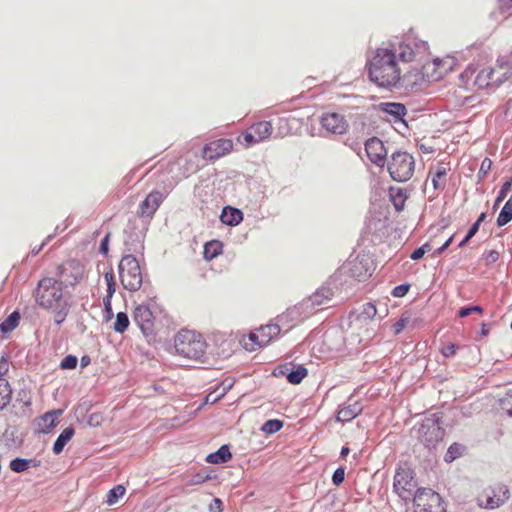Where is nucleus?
I'll list each match as a JSON object with an SVG mask.
<instances>
[{"instance_id":"1","label":"nucleus","mask_w":512,"mask_h":512,"mask_svg":"<svg viewBox=\"0 0 512 512\" xmlns=\"http://www.w3.org/2000/svg\"><path fill=\"white\" fill-rule=\"evenodd\" d=\"M396 46L383 43L367 62L368 77L382 88L396 87L402 78Z\"/></svg>"},{"instance_id":"2","label":"nucleus","mask_w":512,"mask_h":512,"mask_svg":"<svg viewBox=\"0 0 512 512\" xmlns=\"http://www.w3.org/2000/svg\"><path fill=\"white\" fill-rule=\"evenodd\" d=\"M63 289L62 283L56 278L44 277L39 280L33 292L35 303L41 309L51 312L57 325L65 321L71 307Z\"/></svg>"},{"instance_id":"3","label":"nucleus","mask_w":512,"mask_h":512,"mask_svg":"<svg viewBox=\"0 0 512 512\" xmlns=\"http://www.w3.org/2000/svg\"><path fill=\"white\" fill-rule=\"evenodd\" d=\"M175 349L185 358L200 360L206 353L207 343L201 334L192 330H181L175 337Z\"/></svg>"},{"instance_id":"4","label":"nucleus","mask_w":512,"mask_h":512,"mask_svg":"<svg viewBox=\"0 0 512 512\" xmlns=\"http://www.w3.org/2000/svg\"><path fill=\"white\" fill-rule=\"evenodd\" d=\"M119 277L123 287L131 292L138 291L143 283V277L138 260L133 255H125L118 265Z\"/></svg>"},{"instance_id":"5","label":"nucleus","mask_w":512,"mask_h":512,"mask_svg":"<svg viewBox=\"0 0 512 512\" xmlns=\"http://www.w3.org/2000/svg\"><path fill=\"white\" fill-rule=\"evenodd\" d=\"M388 171L393 180L397 182L408 181L414 174L415 160L407 152H395L388 161Z\"/></svg>"},{"instance_id":"6","label":"nucleus","mask_w":512,"mask_h":512,"mask_svg":"<svg viewBox=\"0 0 512 512\" xmlns=\"http://www.w3.org/2000/svg\"><path fill=\"white\" fill-rule=\"evenodd\" d=\"M399 60L403 63L422 62L429 55V45L426 41L415 37H406L396 47Z\"/></svg>"},{"instance_id":"7","label":"nucleus","mask_w":512,"mask_h":512,"mask_svg":"<svg viewBox=\"0 0 512 512\" xmlns=\"http://www.w3.org/2000/svg\"><path fill=\"white\" fill-rule=\"evenodd\" d=\"M281 332L279 324H267L255 329L247 337H243L241 343L247 351H256L267 346Z\"/></svg>"},{"instance_id":"8","label":"nucleus","mask_w":512,"mask_h":512,"mask_svg":"<svg viewBox=\"0 0 512 512\" xmlns=\"http://www.w3.org/2000/svg\"><path fill=\"white\" fill-rule=\"evenodd\" d=\"M413 507L414 512H446V505L440 494L429 488L416 491Z\"/></svg>"},{"instance_id":"9","label":"nucleus","mask_w":512,"mask_h":512,"mask_svg":"<svg viewBox=\"0 0 512 512\" xmlns=\"http://www.w3.org/2000/svg\"><path fill=\"white\" fill-rule=\"evenodd\" d=\"M510 498V491L504 484H494L483 489L476 498L479 507L496 509Z\"/></svg>"},{"instance_id":"10","label":"nucleus","mask_w":512,"mask_h":512,"mask_svg":"<svg viewBox=\"0 0 512 512\" xmlns=\"http://www.w3.org/2000/svg\"><path fill=\"white\" fill-rule=\"evenodd\" d=\"M56 276L63 286H75L86 277V268L80 261L67 260L57 267Z\"/></svg>"},{"instance_id":"11","label":"nucleus","mask_w":512,"mask_h":512,"mask_svg":"<svg viewBox=\"0 0 512 512\" xmlns=\"http://www.w3.org/2000/svg\"><path fill=\"white\" fill-rule=\"evenodd\" d=\"M346 273L358 281H364L369 278L374 271L372 259L366 254H359L351 258L343 267Z\"/></svg>"},{"instance_id":"12","label":"nucleus","mask_w":512,"mask_h":512,"mask_svg":"<svg viewBox=\"0 0 512 512\" xmlns=\"http://www.w3.org/2000/svg\"><path fill=\"white\" fill-rule=\"evenodd\" d=\"M416 487L417 482L414 479V473L410 468H398L396 470L393 488L400 498L403 500H409Z\"/></svg>"},{"instance_id":"13","label":"nucleus","mask_w":512,"mask_h":512,"mask_svg":"<svg viewBox=\"0 0 512 512\" xmlns=\"http://www.w3.org/2000/svg\"><path fill=\"white\" fill-rule=\"evenodd\" d=\"M512 191V177L506 181L501 189L498 192V195L496 197L495 203H494V209H496L502 201H504L508 195L509 192ZM512 220V195L507 200V202L502 207L498 218H497V225L499 227H502L506 224H508Z\"/></svg>"},{"instance_id":"14","label":"nucleus","mask_w":512,"mask_h":512,"mask_svg":"<svg viewBox=\"0 0 512 512\" xmlns=\"http://www.w3.org/2000/svg\"><path fill=\"white\" fill-rule=\"evenodd\" d=\"M452 69V60L433 59L422 65V74L428 81H439Z\"/></svg>"},{"instance_id":"15","label":"nucleus","mask_w":512,"mask_h":512,"mask_svg":"<svg viewBox=\"0 0 512 512\" xmlns=\"http://www.w3.org/2000/svg\"><path fill=\"white\" fill-rule=\"evenodd\" d=\"M418 433L419 439L426 446H431L442 440L444 430L436 419L427 418L421 423Z\"/></svg>"},{"instance_id":"16","label":"nucleus","mask_w":512,"mask_h":512,"mask_svg":"<svg viewBox=\"0 0 512 512\" xmlns=\"http://www.w3.org/2000/svg\"><path fill=\"white\" fill-rule=\"evenodd\" d=\"M272 131L273 126L271 122L260 121L251 125L241 137L246 146H251L268 139Z\"/></svg>"},{"instance_id":"17","label":"nucleus","mask_w":512,"mask_h":512,"mask_svg":"<svg viewBox=\"0 0 512 512\" xmlns=\"http://www.w3.org/2000/svg\"><path fill=\"white\" fill-rule=\"evenodd\" d=\"M320 124L327 132L336 135H343L349 129L345 116L337 112L323 113L320 118Z\"/></svg>"},{"instance_id":"18","label":"nucleus","mask_w":512,"mask_h":512,"mask_svg":"<svg viewBox=\"0 0 512 512\" xmlns=\"http://www.w3.org/2000/svg\"><path fill=\"white\" fill-rule=\"evenodd\" d=\"M232 150V140L222 138L206 144L202 150V157L206 160H216L228 155Z\"/></svg>"},{"instance_id":"19","label":"nucleus","mask_w":512,"mask_h":512,"mask_svg":"<svg viewBox=\"0 0 512 512\" xmlns=\"http://www.w3.org/2000/svg\"><path fill=\"white\" fill-rule=\"evenodd\" d=\"M164 198L165 196L160 191H151L139 204L137 211L138 216L151 219L162 204Z\"/></svg>"},{"instance_id":"20","label":"nucleus","mask_w":512,"mask_h":512,"mask_svg":"<svg viewBox=\"0 0 512 512\" xmlns=\"http://www.w3.org/2000/svg\"><path fill=\"white\" fill-rule=\"evenodd\" d=\"M133 320L146 336L154 331L155 317L147 305H138L134 309Z\"/></svg>"},{"instance_id":"21","label":"nucleus","mask_w":512,"mask_h":512,"mask_svg":"<svg viewBox=\"0 0 512 512\" xmlns=\"http://www.w3.org/2000/svg\"><path fill=\"white\" fill-rule=\"evenodd\" d=\"M365 151L367 157L372 163L379 167L384 166L386 162L387 151L380 139L376 137L368 139L365 143Z\"/></svg>"},{"instance_id":"22","label":"nucleus","mask_w":512,"mask_h":512,"mask_svg":"<svg viewBox=\"0 0 512 512\" xmlns=\"http://www.w3.org/2000/svg\"><path fill=\"white\" fill-rule=\"evenodd\" d=\"M492 70L495 77V86H499L508 80H512V54L508 58H499Z\"/></svg>"},{"instance_id":"23","label":"nucleus","mask_w":512,"mask_h":512,"mask_svg":"<svg viewBox=\"0 0 512 512\" xmlns=\"http://www.w3.org/2000/svg\"><path fill=\"white\" fill-rule=\"evenodd\" d=\"M301 307H292L287 309L284 313L277 317V323L280 325L281 330L284 329L286 332L291 328L302 322Z\"/></svg>"},{"instance_id":"24","label":"nucleus","mask_w":512,"mask_h":512,"mask_svg":"<svg viewBox=\"0 0 512 512\" xmlns=\"http://www.w3.org/2000/svg\"><path fill=\"white\" fill-rule=\"evenodd\" d=\"M377 315V308L373 303L367 302L362 305L361 311L354 320V326L361 328L372 323Z\"/></svg>"},{"instance_id":"25","label":"nucleus","mask_w":512,"mask_h":512,"mask_svg":"<svg viewBox=\"0 0 512 512\" xmlns=\"http://www.w3.org/2000/svg\"><path fill=\"white\" fill-rule=\"evenodd\" d=\"M223 224L228 226H236L243 220V213L237 208L226 206L220 215Z\"/></svg>"},{"instance_id":"26","label":"nucleus","mask_w":512,"mask_h":512,"mask_svg":"<svg viewBox=\"0 0 512 512\" xmlns=\"http://www.w3.org/2000/svg\"><path fill=\"white\" fill-rule=\"evenodd\" d=\"M61 413V410H54L45 413L38 421L39 431L42 433H49L56 426L57 419Z\"/></svg>"},{"instance_id":"27","label":"nucleus","mask_w":512,"mask_h":512,"mask_svg":"<svg viewBox=\"0 0 512 512\" xmlns=\"http://www.w3.org/2000/svg\"><path fill=\"white\" fill-rule=\"evenodd\" d=\"M362 411L359 403L355 402L339 409L337 413V420L341 422H348L353 420Z\"/></svg>"},{"instance_id":"28","label":"nucleus","mask_w":512,"mask_h":512,"mask_svg":"<svg viewBox=\"0 0 512 512\" xmlns=\"http://www.w3.org/2000/svg\"><path fill=\"white\" fill-rule=\"evenodd\" d=\"M494 78L495 77L492 68H484L476 75L474 84L479 89H484L495 85Z\"/></svg>"},{"instance_id":"29","label":"nucleus","mask_w":512,"mask_h":512,"mask_svg":"<svg viewBox=\"0 0 512 512\" xmlns=\"http://www.w3.org/2000/svg\"><path fill=\"white\" fill-rule=\"evenodd\" d=\"M74 434L75 429L73 427L65 428L54 442V454L59 455L63 451L65 445L73 438Z\"/></svg>"},{"instance_id":"30","label":"nucleus","mask_w":512,"mask_h":512,"mask_svg":"<svg viewBox=\"0 0 512 512\" xmlns=\"http://www.w3.org/2000/svg\"><path fill=\"white\" fill-rule=\"evenodd\" d=\"M381 110L392 115L396 121L402 120L407 112L406 107L403 104L395 102L382 103Z\"/></svg>"},{"instance_id":"31","label":"nucleus","mask_w":512,"mask_h":512,"mask_svg":"<svg viewBox=\"0 0 512 512\" xmlns=\"http://www.w3.org/2000/svg\"><path fill=\"white\" fill-rule=\"evenodd\" d=\"M231 458L232 454L229 447L227 445H223L216 452L209 454L206 461L212 464H220L229 461Z\"/></svg>"},{"instance_id":"32","label":"nucleus","mask_w":512,"mask_h":512,"mask_svg":"<svg viewBox=\"0 0 512 512\" xmlns=\"http://www.w3.org/2000/svg\"><path fill=\"white\" fill-rule=\"evenodd\" d=\"M223 251V244L218 240H212L204 245V259L210 261L220 255Z\"/></svg>"},{"instance_id":"33","label":"nucleus","mask_w":512,"mask_h":512,"mask_svg":"<svg viewBox=\"0 0 512 512\" xmlns=\"http://www.w3.org/2000/svg\"><path fill=\"white\" fill-rule=\"evenodd\" d=\"M331 296H332V292L330 289L321 288L312 295V297L309 299V301L303 303L301 305V307L304 305L309 307L310 306L309 302L311 303V306L322 305L325 303V300H329Z\"/></svg>"},{"instance_id":"34","label":"nucleus","mask_w":512,"mask_h":512,"mask_svg":"<svg viewBox=\"0 0 512 512\" xmlns=\"http://www.w3.org/2000/svg\"><path fill=\"white\" fill-rule=\"evenodd\" d=\"M447 171L445 167H438L435 172L430 171L429 177L435 190L443 189L446 183Z\"/></svg>"},{"instance_id":"35","label":"nucleus","mask_w":512,"mask_h":512,"mask_svg":"<svg viewBox=\"0 0 512 512\" xmlns=\"http://www.w3.org/2000/svg\"><path fill=\"white\" fill-rule=\"evenodd\" d=\"M21 316L18 311L12 312L1 324L0 331L3 333H9L13 331L20 322Z\"/></svg>"},{"instance_id":"36","label":"nucleus","mask_w":512,"mask_h":512,"mask_svg":"<svg viewBox=\"0 0 512 512\" xmlns=\"http://www.w3.org/2000/svg\"><path fill=\"white\" fill-rule=\"evenodd\" d=\"M464 451H465L464 445H462L460 443H453L449 446V448L445 454L444 460L447 463H451L454 460H456L457 458L461 457L463 455Z\"/></svg>"},{"instance_id":"37","label":"nucleus","mask_w":512,"mask_h":512,"mask_svg":"<svg viewBox=\"0 0 512 512\" xmlns=\"http://www.w3.org/2000/svg\"><path fill=\"white\" fill-rule=\"evenodd\" d=\"M390 197L397 211L403 210L406 201V194L401 188L391 189Z\"/></svg>"},{"instance_id":"38","label":"nucleus","mask_w":512,"mask_h":512,"mask_svg":"<svg viewBox=\"0 0 512 512\" xmlns=\"http://www.w3.org/2000/svg\"><path fill=\"white\" fill-rule=\"evenodd\" d=\"M12 390L6 380L0 379V410L3 409L11 399Z\"/></svg>"},{"instance_id":"39","label":"nucleus","mask_w":512,"mask_h":512,"mask_svg":"<svg viewBox=\"0 0 512 512\" xmlns=\"http://www.w3.org/2000/svg\"><path fill=\"white\" fill-rule=\"evenodd\" d=\"M130 321L125 312H119L113 325V330L117 333H124L129 327Z\"/></svg>"},{"instance_id":"40","label":"nucleus","mask_w":512,"mask_h":512,"mask_svg":"<svg viewBox=\"0 0 512 512\" xmlns=\"http://www.w3.org/2000/svg\"><path fill=\"white\" fill-rule=\"evenodd\" d=\"M126 489L122 485H116L113 487L107 495V504L108 505H114L117 500L125 495Z\"/></svg>"},{"instance_id":"41","label":"nucleus","mask_w":512,"mask_h":512,"mask_svg":"<svg viewBox=\"0 0 512 512\" xmlns=\"http://www.w3.org/2000/svg\"><path fill=\"white\" fill-rule=\"evenodd\" d=\"M308 371L305 367L300 366L296 370L287 375V379L291 384H299L307 376Z\"/></svg>"},{"instance_id":"42","label":"nucleus","mask_w":512,"mask_h":512,"mask_svg":"<svg viewBox=\"0 0 512 512\" xmlns=\"http://www.w3.org/2000/svg\"><path fill=\"white\" fill-rule=\"evenodd\" d=\"M410 314L405 312V313H402V315L400 316L399 320L396 321L393 325H392V330H393V333L395 335H398L400 334L406 327L407 325L409 324L410 322Z\"/></svg>"},{"instance_id":"43","label":"nucleus","mask_w":512,"mask_h":512,"mask_svg":"<svg viewBox=\"0 0 512 512\" xmlns=\"http://www.w3.org/2000/svg\"><path fill=\"white\" fill-rule=\"evenodd\" d=\"M104 279L107 285V294L106 296L113 297L116 291V282L115 275L112 269L104 273Z\"/></svg>"},{"instance_id":"44","label":"nucleus","mask_w":512,"mask_h":512,"mask_svg":"<svg viewBox=\"0 0 512 512\" xmlns=\"http://www.w3.org/2000/svg\"><path fill=\"white\" fill-rule=\"evenodd\" d=\"M30 460L16 458L10 462V469L16 473L23 472L29 468Z\"/></svg>"},{"instance_id":"45","label":"nucleus","mask_w":512,"mask_h":512,"mask_svg":"<svg viewBox=\"0 0 512 512\" xmlns=\"http://www.w3.org/2000/svg\"><path fill=\"white\" fill-rule=\"evenodd\" d=\"M283 427V423L280 420H268L263 424L262 430L265 433H276Z\"/></svg>"},{"instance_id":"46","label":"nucleus","mask_w":512,"mask_h":512,"mask_svg":"<svg viewBox=\"0 0 512 512\" xmlns=\"http://www.w3.org/2000/svg\"><path fill=\"white\" fill-rule=\"evenodd\" d=\"M77 357L74 355H67L61 362H60V368L63 370H72L75 369L77 366Z\"/></svg>"},{"instance_id":"47","label":"nucleus","mask_w":512,"mask_h":512,"mask_svg":"<svg viewBox=\"0 0 512 512\" xmlns=\"http://www.w3.org/2000/svg\"><path fill=\"white\" fill-rule=\"evenodd\" d=\"M432 245L430 242L424 243L421 247L417 248L413 253L410 255V258L412 260H419L421 259L426 252L431 251Z\"/></svg>"},{"instance_id":"48","label":"nucleus","mask_w":512,"mask_h":512,"mask_svg":"<svg viewBox=\"0 0 512 512\" xmlns=\"http://www.w3.org/2000/svg\"><path fill=\"white\" fill-rule=\"evenodd\" d=\"M409 289H410L409 284H401V285L394 287L391 294L394 297L401 298V297H404L408 293Z\"/></svg>"},{"instance_id":"49","label":"nucleus","mask_w":512,"mask_h":512,"mask_svg":"<svg viewBox=\"0 0 512 512\" xmlns=\"http://www.w3.org/2000/svg\"><path fill=\"white\" fill-rule=\"evenodd\" d=\"M457 346L454 343H448L441 348V353L444 357H453L456 355Z\"/></svg>"},{"instance_id":"50","label":"nucleus","mask_w":512,"mask_h":512,"mask_svg":"<svg viewBox=\"0 0 512 512\" xmlns=\"http://www.w3.org/2000/svg\"><path fill=\"white\" fill-rule=\"evenodd\" d=\"M499 252H497L496 250H490V251H487L484 253V259H485V263L486 265H491L493 263H495L496 261L499 260Z\"/></svg>"},{"instance_id":"51","label":"nucleus","mask_w":512,"mask_h":512,"mask_svg":"<svg viewBox=\"0 0 512 512\" xmlns=\"http://www.w3.org/2000/svg\"><path fill=\"white\" fill-rule=\"evenodd\" d=\"M345 478V470L343 468H337L332 476V481L334 485L339 486L343 483Z\"/></svg>"},{"instance_id":"52","label":"nucleus","mask_w":512,"mask_h":512,"mask_svg":"<svg viewBox=\"0 0 512 512\" xmlns=\"http://www.w3.org/2000/svg\"><path fill=\"white\" fill-rule=\"evenodd\" d=\"M104 311L106 313V319L109 320L113 316L112 311V297L105 296L103 298Z\"/></svg>"},{"instance_id":"53","label":"nucleus","mask_w":512,"mask_h":512,"mask_svg":"<svg viewBox=\"0 0 512 512\" xmlns=\"http://www.w3.org/2000/svg\"><path fill=\"white\" fill-rule=\"evenodd\" d=\"M492 167V161L489 158H485L480 166L479 174L485 176Z\"/></svg>"},{"instance_id":"54","label":"nucleus","mask_w":512,"mask_h":512,"mask_svg":"<svg viewBox=\"0 0 512 512\" xmlns=\"http://www.w3.org/2000/svg\"><path fill=\"white\" fill-rule=\"evenodd\" d=\"M226 393V389L223 388L222 391L218 394V395H215L214 396V393H210L206 396V403H215L217 402L219 399H221Z\"/></svg>"},{"instance_id":"55","label":"nucleus","mask_w":512,"mask_h":512,"mask_svg":"<svg viewBox=\"0 0 512 512\" xmlns=\"http://www.w3.org/2000/svg\"><path fill=\"white\" fill-rule=\"evenodd\" d=\"M223 503L219 498H214L212 503L210 504V510L213 512H222Z\"/></svg>"},{"instance_id":"56","label":"nucleus","mask_w":512,"mask_h":512,"mask_svg":"<svg viewBox=\"0 0 512 512\" xmlns=\"http://www.w3.org/2000/svg\"><path fill=\"white\" fill-rule=\"evenodd\" d=\"M453 241V236L449 237L443 244L442 246H440L435 252H434V256H439L440 254H442L449 246L450 244L452 243Z\"/></svg>"},{"instance_id":"57","label":"nucleus","mask_w":512,"mask_h":512,"mask_svg":"<svg viewBox=\"0 0 512 512\" xmlns=\"http://www.w3.org/2000/svg\"><path fill=\"white\" fill-rule=\"evenodd\" d=\"M8 369H9L8 361L4 357H2L0 359V377L3 376L4 374H6Z\"/></svg>"},{"instance_id":"58","label":"nucleus","mask_w":512,"mask_h":512,"mask_svg":"<svg viewBox=\"0 0 512 512\" xmlns=\"http://www.w3.org/2000/svg\"><path fill=\"white\" fill-rule=\"evenodd\" d=\"M498 4L503 11H507L512 8V0H498Z\"/></svg>"},{"instance_id":"59","label":"nucleus","mask_w":512,"mask_h":512,"mask_svg":"<svg viewBox=\"0 0 512 512\" xmlns=\"http://www.w3.org/2000/svg\"><path fill=\"white\" fill-rule=\"evenodd\" d=\"M472 313L471 307H463L459 310L458 316L461 318L467 317Z\"/></svg>"},{"instance_id":"60","label":"nucleus","mask_w":512,"mask_h":512,"mask_svg":"<svg viewBox=\"0 0 512 512\" xmlns=\"http://www.w3.org/2000/svg\"><path fill=\"white\" fill-rule=\"evenodd\" d=\"M108 241L109 235L105 236V238L101 242L100 250L103 254H107L108 252Z\"/></svg>"},{"instance_id":"61","label":"nucleus","mask_w":512,"mask_h":512,"mask_svg":"<svg viewBox=\"0 0 512 512\" xmlns=\"http://www.w3.org/2000/svg\"><path fill=\"white\" fill-rule=\"evenodd\" d=\"M479 227H480V225H478V223H474V224L470 227V229H469V231H468V233H467V234H468V238H472V237H473V236L478 232Z\"/></svg>"},{"instance_id":"62","label":"nucleus","mask_w":512,"mask_h":512,"mask_svg":"<svg viewBox=\"0 0 512 512\" xmlns=\"http://www.w3.org/2000/svg\"><path fill=\"white\" fill-rule=\"evenodd\" d=\"M91 362V359L88 355H84L83 357H81L80 359V365L82 368H85L87 367Z\"/></svg>"},{"instance_id":"63","label":"nucleus","mask_w":512,"mask_h":512,"mask_svg":"<svg viewBox=\"0 0 512 512\" xmlns=\"http://www.w3.org/2000/svg\"><path fill=\"white\" fill-rule=\"evenodd\" d=\"M207 479H209L208 476L197 475L196 479L194 481H192V484H201V483L205 482Z\"/></svg>"},{"instance_id":"64","label":"nucleus","mask_w":512,"mask_h":512,"mask_svg":"<svg viewBox=\"0 0 512 512\" xmlns=\"http://www.w3.org/2000/svg\"><path fill=\"white\" fill-rule=\"evenodd\" d=\"M349 452H350V449L345 446V447H343L341 449V453L340 454H341L342 457H345V456H347L349 454Z\"/></svg>"}]
</instances>
